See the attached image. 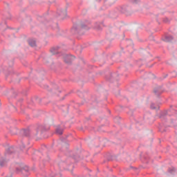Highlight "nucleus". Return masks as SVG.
I'll use <instances>...</instances> for the list:
<instances>
[{
    "instance_id": "obj_3",
    "label": "nucleus",
    "mask_w": 177,
    "mask_h": 177,
    "mask_svg": "<svg viewBox=\"0 0 177 177\" xmlns=\"http://www.w3.org/2000/svg\"><path fill=\"white\" fill-rule=\"evenodd\" d=\"M60 16H62V17H66L67 16V11L66 10L61 11Z\"/></svg>"
},
{
    "instance_id": "obj_6",
    "label": "nucleus",
    "mask_w": 177,
    "mask_h": 177,
    "mask_svg": "<svg viewBox=\"0 0 177 177\" xmlns=\"http://www.w3.org/2000/svg\"><path fill=\"white\" fill-rule=\"evenodd\" d=\"M151 108L153 109V106H151Z\"/></svg>"
},
{
    "instance_id": "obj_4",
    "label": "nucleus",
    "mask_w": 177,
    "mask_h": 177,
    "mask_svg": "<svg viewBox=\"0 0 177 177\" xmlns=\"http://www.w3.org/2000/svg\"><path fill=\"white\" fill-rule=\"evenodd\" d=\"M28 43L30 46H35L36 45L35 40L30 39Z\"/></svg>"
},
{
    "instance_id": "obj_5",
    "label": "nucleus",
    "mask_w": 177,
    "mask_h": 177,
    "mask_svg": "<svg viewBox=\"0 0 177 177\" xmlns=\"http://www.w3.org/2000/svg\"><path fill=\"white\" fill-rule=\"evenodd\" d=\"M57 133H58V135H62V133H63V129H62L60 128H57Z\"/></svg>"
},
{
    "instance_id": "obj_1",
    "label": "nucleus",
    "mask_w": 177,
    "mask_h": 177,
    "mask_svg": "<svg viewBox=\"0 0 177 177\" xmlns=\"http://www.w3.org/2000/svg\"><path fill=\"white\" fill-rule=\"evenodd\" d=\"M64 59L66 63H71V62L74 60V57H73V55H65Z\"/></svg>"
},
{
    "instance_id": "obj_2",
    "label": "nucleus",
    "mask_w": 177,
    "mask_h": 177,
    "mask_svg": "<svg viewBox=\"0 0 177 177\" xmlns=\"http://www.w3.org/2000/svg\"><path fill=\"white\" fill-rule=\"evenodd\" d=\"M130 2L133 5H138L140 3V0H130Z\"/></svg>"
}]
</instances>
